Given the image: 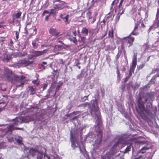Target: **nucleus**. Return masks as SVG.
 <instances>
[{"label": "nucleus", "mask_w": 159, "mask_h": 159, "mask_svg": "<svg viewBox=\"0 0 159 159\" xmlns=\"http://www.w3.org/2000/svg\"><path fill=\"white\" fill-rule=\"evenodd\" d=\"M30 64V62L25 59L20 60L18 61L17 65L20 67L26 66Z\"/></svg>", "instance_id": "obj_4"}, {"label": "nucleus", "mask_w": 159, "mask_h": 159, "mask_svg": "<svg viewBox=\"0 0 159 159\" xmlns=\"http://www.w3.org/2000/svg\"><path fill=\"white\" fill-rule=\"evenodd\" d=\"M70 138H71L72 136L74 138H75L78 135V129L76 128H74L73 130H71L70 132Z\"/></svg>", "instance_id": "obj_8"}, {"label": "nucleus", "mask_w": 159, "mask_h": 159, "mask_svg": "<svg viewBox=\"0 0 159 159\" xmlns=\"http://www.w3.org/2000/svg\"><path fill=\"white\" fill-rule=\"evenodd\" d=\"M60 85H57L56 88V91L55 94L56 93V92L58 91L60 88Z\"/></svg>", "instance_id": "obj_43"}, {"label": "nucleus", "mask_w": 159, "mask_h": 159, "mask_svg": "<svg viewBox=\"0 0 159 159\" xmlns=\"http://www.w3.org/2000/svg\"><path fill=\"white\" fill-rule=\"evenodd\" d=\"M153 26H154V28H156L159 26V20H158L157 22L154 23L153 25Z\"/></svg>", "instance_id": "obj_30"}, {"label": "nucleus", "mask_w": 159, "mask_h": 159, "mask_svg": "<svg viewBox=\"0 0 159 159\" xmlns=\"http://www.w3.org/2000/svg\"><path fill=\"white\" fill-rule=\"evenodd\" d=\"M18 55H19V57H20V56H24V55H23V54H21V53H18Z\"/></svg>", "instance_id": "obj_64"}, {"label": "nucleus", "mask_w": 159, "mask_h": 159, "mask_svg": "<svg viewBox=\"0 0 159 159\" xmlns=\"http://www.w3.org/2000/svg\"><path fill=\"white\" fill-rule=\"evenodd\" d=\"M126 87V84H123L121 86V89L122 90V92H123L125 89V87Z\"/></svg>", "instance_id": "obj_37"}, {"label": "nucleus", "mask_w": 159, "mask_h": 159, "mask_svg": "<svg viewBox=\"0 0 159 159\" xmlns=\"http://www.w3.org/2000/svg\"><path fill=\"white\" fill-rule=\"evenodd\" d=\"M14 129V125H9L7 130V132H10L11 133L13 130Z\"/></svg>", "instance_id": "obj_20"}, {"label": "nucleus", "mask_w": 159, "mask_h": 159, "mask_svg": "<svg viewBox=\"0 0 159 159\" xmlns=\"http://www.w3.org/2000/svg\"><path fill=\"white\" fill-rule=\"evenodd\" d=\"M4 26H5L4 25H0V30L2 29H3L4 28Z\"/></svg>", "instance_id": "obj_61"}, {"label": "nucleus", "mask_w": 159, "mask_h": 159, "mask_svg": "<svg viewBox=\"0 0 159 159\" xmlns=\"http://www.w3.org/2000/svg\"><path fill=\"white\" fill-rule=\"evenodd\" d=\"M21 118V122L20 123L21 124L22 123H27L31 121H33L34 120L30 116H26L25 117H22Z\"/></svg>", "instance_id": "obj_7"}, {"label": "nucleus", "mask_w": 159, "mask_h": 159, "mask_svg": "<svg viewBox=\"0 0 159 159\" xmlns=\"http://www.w3.org/2000/svg\"><path fill=\"white\" fill-rule=\"evenodd\" d=\"M61 46L59 45H57L55 46V48H61Z\"/></svg>", "instance_id": "obj_55"}, {"label": "nucleus", "mask_w": 159, "mask_h": 159, "mask_svg": "<svg viewBox=\"0 0 159 159\" xmlns=\"http://www.w3.org/2000/svg\"><path fill=\"white\" fill-rule=\"evenodd\" d=\"M38 79L36 80H34L32 81V83L34 84H36V86H38L39 84V82L38 81Z\"/></svg>", "instance_id": "obj_27"}, {"label": "nucleus", "mask_w": 159, "mask_h": 159, "mask_svg": "<svg viewBox=\"0 0 159 159\" xmlns=\"http://www.w3.org/2000/svg\"><path fill=\"white\" fill-rule=\"evenodd\" d=\"M97 137V138L95 141L94 143L95 145H99L101 143L102 138V130L98 131Z\"/></svg>", "instance_id": "obj_5"}, {"label": "nucleus", "mask_w": 159, "mask_h": 159, "mask_svg": "<svg viewBox=\"0 0 159 159\" xmlns=\"http://www.w3.org/2000/svg\"><path fill=\"white\" fill-rule=\"evenodd\" d=\"M113 31L112 30L109 31L108 32V36L109 38L111 39H113Z\"/></svg>", "instance_id": "obj_25"}, {"label": "nucleus", "mask_w": 159, "mask_h": 159, "mask_svg": "<svg viewBox=\"0 0 159 159\" xmlns=\"http://www.w3.org/2000/svg\"><path fill=\"white\" fill-rule=\"evenodd\" d=\"M44 53V51H33V56L35 57H38L40 55H42Z\"/></svg>", "instance_id": "obj_15"}, {"label": "nucleus", "mask_w": 159, "mask_h": 159, "mask_svg": "<svg viewBox=\"0 0 159 159\" xmlns=\"http://www.w3.org/2000/svg\"><path fill=\"white\" fill-rule=\"evenodd\" d=\"M137 52H134L132 62V65L136 66L137 64Z\"/></svg>", "instance_id": "obj_10"}, {"label": "nucleus", "mask_w": 159, "mask_h": 159, "mask_svg": "<svg viewBox=\"0 0 159 159\" xmlns=\"http://www.w3.org/2000/svg\"><path fill=\"white\" fill-rule=\"evenodd\" d=\"M148 149V148L146 146H144L140 150L139 152L142 153H143L146 152V150Z\"/></svg>", "instance_id": "obj_24"}, {"label": "nucleus", "mask_w": 159, "mask_h": 159, "mask_svg": "<svg viewBox=\"0 0 159 159\" xmlns=\"http://www.w3.org/2000/svg\"><path fill=\"white\" fill-rule=\"evenodd\" d=\"M69 17V15H67L66 16L61 14L60 16V17L63 20L66 22L67 24L68 23V18Z\"/></svg>", "instance_id": "obj_14"}, {"label": "nucleus", "mask_w": 159, "mask_h": 159, "mask_svg": "<svg viewBox=\"0 0 159 159\" xmlns=\"http://www.w3.org/2000/svg\"><path fill=\"white\" fill-rule=\"evenodd\" d=\"M21 13L20 12H18L17 13L16 15V18H19L21 15Z\"/></svg>", "instance_id": "obj_39"}, {"label": "nucleus", "mask_w": 159, "mask_h": 159, "mask_svg": "<svg viewBox=\"0 0 159 159\" xmlns=\"http://www.w3.org/2000/svg\"><path fill=\"white\" fill-rule=\"evenodd\" d=\"M53 7L54 8L61 10L63 8L65 5V2L60 0H55L53 1Z\"/></svg>", "instance_id": "obj_3"}, {"label": "nucleus", "mask_w": 159, "mask_h": 159, "mask_svg": "<svg viewBox=\"0 0 159 159\" xmlns=\"http://www.w3.org/2000/svg\"><path fill=\"white\" fill-rule=\"evenodd\" d=\"M49 31L50 34L52 35H54L55 36H57L59 34V33L57 31L56 29L52 27L50 29Z\"/></svg>", "instance_id": "obj_12"}, {"label": "nucleus", "mask_w": 159, "mask_h": 159, "mask_svg": "<svg viewBox=\"0 0 159 159\" xmlns=\"http://www.w3.org/2000/svg\"><path fill=\"white\" fill-rule=\"evenodd\" d=\"M16 142L19 144H21L22 143V141L19 139H17L16 140Z\"/></svg>", "instance_id": "obj_50"}, {"label": "nucleus", "mask_w": 159, "mask_h": 159, "mask_svg": "<svg viewBox=\"0 0 159 159\" xmlns=\"http://www.w3.org/2000/svg\"><path fill=\"white\" fill-rule=\"evenodd\" d=\"M75 112L74 111V112H72V113H70V114H67L66 115V116L67 117H69L71 116V114H75Z\"/></svg>", "instance_id": "obj_48"}, {"label": "nucleus", "mask_w": 159, "mask_h": 159, "mask_svg": "<svg viewBox=\"0 0 159 159\" xmlns=\"http://www.w3.org/2000/svg\"><path fill=\"white\" fill-rule=\"evenodd\" d=\"M50 15H51L50 14H49L48 15L46 16L45 18V20L48 21V20L49 17L50 16Z\"/></svg>", "instance_id": "obj_53"}, {"label": "nucleus", "mask_w": 159, "mask_h": 159, "mask_svg": "<svg viewBox=\"0 0 159 159\" xmlns=\"http://www.w3.org/2000/svg\"><path fill=\"white\" fill-rule=\"evenodd\" d=\"M116 2V0H114V1H113V2H112V3L111 4V8H110L111 9L112 8L113 5L114 4V2Z\"/></svg>", "instance_id": "obj_59"}, {"label": "nucleus", "mask_w": 159, "mask_h": 159, "mask_svg": "<svg viewBox=\"0 0 159 159\" xmlns=\"http://www.w3.org/2000/svg\"><path fill=\"white\" fill-rule=\"evenodd\" d=\"M145 62L144 63H143L142 64L139 65L138 67V70H140V69H142L143 67H144L145 66Z\"/></svg>", "instance_id": "obj_29"}, {"label": "nucleus", "mask_w": 159, "mask_h": 159, "mask_svg": "<svg viewBox=\"0 0 159 159\" xmlns=\"http://www.w3.org/2000/svg\"><path fill=\"white\" fill-rule=\"evenodd\" d=\"M159 13H157L156 14V19H157V20L158 19V16H159Z\"/></svg>", "instance_id": "obj_60"}, {"label": "nucleus", "mask_w": 159, "mask_h": 159, "mask_svg": "<svg viewBox=\"0 0 159 159\" xmlns=\"http://www.w3.org/2000/svg\"><path fill=\"white\" fill-rule=\"evenodd\" d=\"M133 147L132 144H130L129 146H128L124 152V153L128 152L131 150V148Z\"/></svg>", "instance_id": "obj_19"}, {"label": "nucleus", "mask_w": 159, "mask_h": 159, "mask_svg": "<svg viewBox=\"0 0 159 159\" xmlns=\"http://www.w3.org/2000/svg\"><path fill=\"white\" fill-rule=\"evenodd\" d=\"M120 15L119 14V13H118L116 16V19H115V20L116 22H118L120 18Z\"/></svg>", "instance_id": "obj_31"}, {"label": "nucleus", "mask_w": 159, "mask_h": 159, "mask_svg": "<svg viewBox=\"0 0 159 159\" xmlns=\"http://www.w3.org/2000/svg\"><path fill=\"white\" fill-rule=\"evenodd\" d=\"M83 129H84V128L83 127H82L77 128H76V129H78V131H80V132H81L83 131Z\"/></svg>", "instance_id": "obj_47"}, {"label": "nucleus", "mask_w": 159, "mask_h": 159, "mask_svg": "<svg viewBox=\"0 0 159 159\" xmlns=\"http://www.w3.org/2000/svg\"><path fill=\"white\" fill-rule=\"evenodd\" d=\"M100 25H101V27H104L105 26V24L104 22L102 23H100Z\"/></svg>", "instance_id": "obj_58"}, {"label": "nucleus", "mask_w": 159, "mask_h": 159, "mask_svg": "<svg viewBox=\"0 0 159 159\" xmlns=\"http://www.w3.org/2000/svg\"><path fill=\"white\" fill-rule=\"evenodd\" d=\"M93 109H90V114L92 116H93Z\"/></svg>", "instance_id": "obj_62"}, {"label": "nucleus", "mask_w": 159, "mask_h": 159, "mask_svg": "<svg viewBox=\"0 0 159 159\" xmlns=\"http://www.w3.org/2000/svg\"><path fill=\"white\" fill-rule=\"evenodd\" d=\"M5 107H3V106H0V111H2L3 110H4Z\"/></svg>", "instance_id": "obj_54"}, {"label": "nucleus", "mask_w": 159, "mask_h": 159, "mask_svg": "<svg viewBox=\"0 0 159 159\" xmlns=\"http://www.w3.org/2000/svg\"><path fill=\"white\" fill-rule=\"evenodd\" d=\"M123 1H124V0H120V3L119 5H118V7L119 8L120 7V6H121Z\"/></svg>", "instance_id": "obj_51"}, {"label": "nucleus", "mask_w": 159, "mask_h": 159, "mask_svg": "<svg viewBox=\"0 0 159 159\" xmlns=\"http://www.w3.org/2000/svg\"><path fill=\"white\" fill-rule=\"evenodd\" d=\"M56 11L55 9H52L51 10V11L50 12L49 14L50 15L51 14H53L56 13Z\"/></svg>", "instance_id": "obj_35"}, {"label": "nucleus", "mask_w": 159, "mask_h": 159, "mask_svg": "<svg viewBox=\"0 0 159 159\" xmlns=\"http://www.w3.org/2000/svg\"><path fill=\"white\" fill-rule=\"evenodd\" d=\"M50 14V12H49L48 11H47L46 10H44L43 11V12L42 14V16H44L45 14Z\"/></svg>", "instance_id": "obj_40"}, {"label": "nucleus", "mask_w": 159, "mask_h": 159, "mask_svg": "<svg viewBox=\"0 0 159 159\" xmlns=\"http://www.w3.org/2000/svg\"><path fill=\"white\" fill-rule=\"evenodd\" d=\"M47 63L46 62H43L41 64L42 67H45V65H47Z\"/></svg>", "instance_id": "obj_46"}, {"label": "nucleus", "mask_w": 159, "mask_h": 159, "mask_svg": "<svg viewBox=\"0 0 159 159\" xmlns=\"http://www.w3.org/2000/svg\"><path fill=\"white\" fill-rule=\"evenodd\" d=\"M32 45L33 47H34L35 48H37V46L36 45V43L33 42Z\"/></svg>", "instance_id": "obj_49"}, {"label": "nucleus", "mask_w": 159, "mask_h": 159, "mask_svg": "<svg viewBox=\"0 0 159 159\" xmlns=\"http://www.w3.org/2000/svg\"><path fill=\"white\" fill-rule=\"evenodd\" d=\"M93 17L91 16V13L90 11H89L87 13V17L88 19V20L90 19L91 18Z\"/></svg>", "instance_id": "obj_26"}, {"label": "nucleus", "mask_w": 159, "mask_h": 159, "mask_svg": "<svg viewBox=\"0 0 159 159\" xmlns=\"http://www.w3.org/2000/svg\"><path fill=\"white\" fill-rule=\"evenodd\" d=\"M82 106L84 107H86L87 106H88L89 107L90 106V104L89 102H86L85 103H83L82 104Z\"/></svg>", "instance_id": "obj_36"}, {"label": "nucleus", "mask_w": 159, "mask_h": 159, "mask_svg": "<svg viewBox=\"0 0 159 159\" xmlns=\"http://www.w3.org/2000/svg\"><path fill=\"white\" fill-rule=\"evenodd\" d=\"M43 152L39 151L36 154L37 159H43Z\"/></svg>", "instance_id": "obj_16"}, {"label": "nucleus", "mask_w": 159, "mask_h": 159, "mask_svg": "<svg viewBox=\"0 0 159 159\" xmlns=\"http://www.w3.org/2000/svg\"><path fill=\"white\" fill-rule=\"evenodd\" d=\"M127 43L129 44L128 46L129 47L132 45L134 40H127Z\"/></svg>", "instance_id": "obj_34"}, {"label": "nucleus", "mask_w": 159, "mask_h": 159, "mask_svg": "<svg viewBox=\"0 0 159 159\" xmlns=\"http://www.w3.org/2000/svg\"><path fill=\"white\" fill-rule=\"evenodd\" d=\"M29 90L30 91V94L31 95H33L35 93V88H34L33 86H31L29 87Z\"/></svg>", "instance_id": "obj_21"}, {"label": "nucleus", "mask_w": 159, "mask_h": 159, "mask_svg": "<svg viewBox=\"0 0 159 159\" xmlns=\"http://www.w3.org/2000/svg\"><path fill=\"white\" fill-rule=\"evenodd\" d=\"M116 70H117L116 73H117V74L118 76H119L120 75V71L119 70L118 67H116Z\"/></svg>", "instance_id": "obj_52"}, {"label": "nucleus", "mask_w": 159, "mask_h": 159, "mask_svg": "<svg viewBox=\"0 0 159 159\" xmlns=\"http://www.w3.org/2000/svg\"><path fill=\"white\" fill-rule=\"evenodd\" d=\"M75 140L76 139L74 138L73 136H72L71 138H70V141L71 143V146L74 149H75L77 147L75 143Z\"/></svg>", "instance_id": "obj_13"}, {"label": "nucleus", "mask_w": 159, "mask_h": 159, "mask_svg": "<svg viewBox=\"0 0 159 159\" xmlns=\"http://www.w3.org/2000/svg\"><path fill=\"white\" fill-rule=\"evenodd\" d=\"M88 30L86 27H84L81 30V33L84 35H87L88 34Z\"/></svg>", "instance_id": "obj_17"}, {"label": "nucleus", "mask_w": 159, "mask_h": 159, "mask_svg": "<svg viewBox=\"0 0 159 159\" xmlns=\"http://www.w3.org/2000/svg\"><path fill=\"white\" fill-rule=\"evenodd\" d=\"M39 151L37 148H31L29 150V153L32 157H34L36 155V153L37 154Z\"/></svg>", "instance_id": "obj_9"}, {"label": "nucleus", "mask_w": 159, "mask_h": 159, "mask_svg": "<svg viewBox=\"0 0 159 159\" xmlns=\"http://www.w3.org/2000/svg\"><path fill=\"white\" fill-rule=\"evenodd\" d=\"M138 28V25H136L134 30L132 31L131 33L128 36L123 38V40H126L127 39H129V40H134V37L131 36V34L136 35L137 34L136 33L134 32V31L136 30Z\"/></svg>", "instance_id": "obj_6"}, {"label": "nucleus", "mask_w": 159, "mask_h": 159, "mask_svg": "<svg viewBox=\"0 0 159 159\" xmlns=\"http://www.w3.org/2000/svg\"><path fill=\"white\" fill-rule=\"evenodd\" d=\"M7 138L8 139V140L9 142H12L14 141V139L13 137H7Z\"/></svg>", "instance_id": "obj_38"}, {"label": "nucleus", "mask_w": 159, "mask_h": 159, "mask_svg": "<svg viewBox=\"0 0 159 159\" xmlns=\"http://www.w3.org/2000/svg\"><path fill=\"white\" fill-rule=\"evenodd\" d=\"M14 124L16 125H17L19 124H20V122H21V118H17L16 117L13 120Z\"/></svg>", "instance_id": "obj_18"}, {"label": "nucleus", "mask_w": 159, "mask_h": 159, "mask_svg": "<svg viewBox=\"0 0 159 159\" xmlns=\"http://www.w3.org/2000/svg\"><path fill=\"white\" fill-rule=\"evenodd\" d=\"M136 67V66L132 65L130 66V68L129 71V75L128 76L130 77L132 76V74L134 73V70Z\"/></svg>", "instance_id": "obj_11"}, {"label": "nucleus", "mask_w": 159, "mask_h": 159, "mask_svg": "<svg viewBox=\"0 0 159 159\" xmlns=\"http://www.w3.org/2000/svg\"><path fill=\"white\" fill-rule=\"evenodd\" d=\"M20 30V28H19L18 31H15L16 37V39H19V35Z\"/></svg>", "instance_id": "obj_32"}, {"label": "nucleus", "mask_w": 159, "mask_h": 159, "mask_svg": "<svg viewBox=\"0 0 159 159\" xmlns=\"http://www.w3.org/2000/svg\"><path fill=\"white\" fill-rule=\"evenodd\" d=\"M78 119V116H76L74 117L72 119H71L70 120V121L71 122H73V121H74L75 120H77Z\"/></svg>", "instance_id": "obj_33"}, {"label": "nucleus", "mask_w": 159, "mask_h": 159, "mask_svg": "<svg viewBox=\"0 0 159 159\" xmlns=\"http://www.w3.org/2000/svg\"><path fill=\"white\" fill-rule=\"evenodd\" d=\"M119 57H120V55L118 54H117L116 55V60H118V59L119 58Z\"/></svg>", "instance_id": "obj_57"}, {"label": "nucleus", "mask_w": 159, "mask_h": 159, "mask_svg": "<svg viewBox=\"0 0 159 159\" xmlns=\"http://www.w3.org/2000/svg\"><path fill=\"white\" fill-rule=\"evenodd\" d=\"M2 104L3 105V107H6L7 106V104L6 103V102L5 101H3L2 102H0V105Z\"/></svg>", "instance_id": "obj_42"}, {"label": "nucleus", "mask_w": 159, "mask_h": 159, "mask_svg": "<svg viewBox=\"0 0 159 159\" xmlns=\"http://www.w3.org/2000/svg\"><path fill=\"white\" fill-rule=\"evenodd\" d=\"M153 97L150 93H147L145 95L140 96L138 99L137 103L138 107L141 112H145L147 114L151 117L153 115L152 110V105L150 102H148L146 107L144 106L145 103L148 100L149 101Z\"/></svg>", "instance_id": "obj_1"}, {"label": "nucleus", "mask_w": 159, "mask_h": 159, "mask_svg": "<svg viewBox=\"0 0 159 159\" xmlns=\"http://www.w3.org/2000/svg\"><path fill=\"white\" fill-rule=\"evenodd\" d=\"M96 18L95 16L88 20V22L89 24H93L96 20Z\"/></svg>", "instance_id": "obj_23"}, {"label": "nucleus", "mask_w": 159, "mask_h": 159, "mask_svg": "<svg viewBox=\"0 0 159 159\" xmlns=\"http://www.w3.org/2000/svg\"><path fill=\"white\" fill-rule=\"evenodd\" d=\"M5 76L6 78V80L9 82L13 84H16L17 83H20V84L17 85V87H20L25 84V81L23 80L25 78V76L23 75H21L18 76L17 75L13 76L12 71L9 69H7L5 70Z\"/></svg>", "instance_id": "obj_2"}, {"label": "nucleus", "mask_w": 159, "mask_h": 159, "mask_svg": "<svg viewBox=\"0 0 159 159\" xmlns=\"http://www.w3.org/2000/svg\"><path fill=\"white\" fill-rule=\"evenodd\" d=\"M47 86V84H44L43 86V90L45 89Z\"/></svg>", "instance_id": "obj_56"}, {"label": "nucleus", "mask_w": 159, "mask_h": 159, "mask_svg": "<svg viewBox=\"0 0 159 159\" xmlns=\"http://www.w3.org/2000/svg\"><path fill=\"white\" fill-rule=\"evenodd\" d=\"M119 144V142L118 141L117 142H116L115 144H114V146L112 147L111 148V149L110 150V152L111 151H113L114 149L115 148V147H116Z\"/></svg>", "instance_id": "obj_28"}, {"label": "nucleus", "mask_w": 159, "mask_h": 159, "mask_svg": "<svg viewBox=\"0 0 159 159\" xmlns=\"http://www.w3.org/2000/svg\"><path fill=\"white\" fill-rule=\"evenodd\" d=\"M129 78L130 77H129L127 76L125 79L124 82L126 83V82H127L129 79Z\"/></svg>", "instance_id": "obj_45"}, {"label": "nucleus", "mask_w": 159, "mask_h": 159, "mask_svg": "<svg viewBox=\"0 0 159 159\" xmlns=\"http://www.w3.org/2000/svg\"><path fill=\"white\" fill-rule=\"evenodd\" d=\"M6 59L7 61H8L10 59H11V55H6Z\"/></svg>", "instance_id": "obj_41"}, {"label": "nucleus", "mask_w": 159, "mask_h": 159, "mask_svg": "<svg viewBox=\"0 0 159 159\" xmlns=\"http://www.w3.org/2000/svg\"><path fill=\"white\" fill-rule=\"evenodd\" d=\"M89 95H88L87 96H84V97H83V98H81V99L82 100L84 98H85V99L84 100H83L82 101H84L86 100H88V96H89Z\"/></svg>", "instance_id": "obj_44"}, {"label": "nucleus", "mask_w": 159, "mask_h": 159, "mask_svg": "<svg viewBox=\"0 0 159 159\" xmlns=\"http://www.w3.org/2000/svg\"><path fill=\"white\" fill-rule=\"evenodd\" d=\"M80 63L79 62V61H78V62H77L76 63V64L75 65V66H78V65H79V64H80Z\"/></svg>", "instance_id": "obj_63"}, {"label": "nucleus", "mask_w": 159, "mask_h": 159, "mask_svg": "<svg viewBox=\"0 0 159 159\" xmlns=\"http://www.w3.org/2000/svg\"><path fill=\"white\" fill-rule=\"evenodd\" d=\"M73 36L72 37H70L69 38H68V39H69V40H76V31L75 30L73 31Z\"/></svg>", "instance_id": "obj_22"}]
</instances>
